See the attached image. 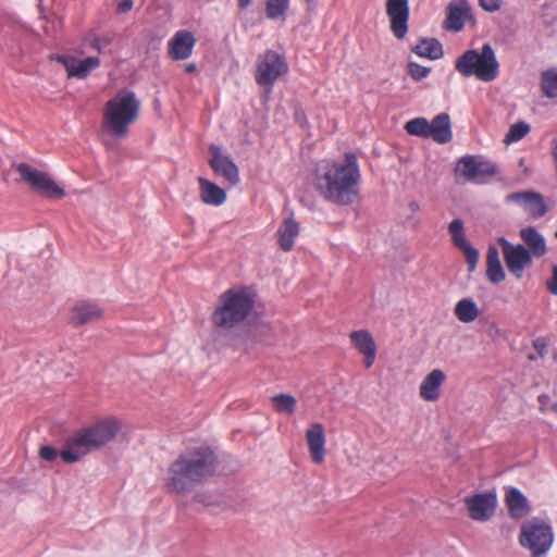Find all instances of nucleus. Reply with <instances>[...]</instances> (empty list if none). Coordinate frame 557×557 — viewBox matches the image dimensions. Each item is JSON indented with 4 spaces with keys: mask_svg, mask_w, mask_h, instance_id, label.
Returning a JSON list of instances; mask_svg holds the SVG:
<instances>
[{
    "mask_svg": "<svg viewBox=\"0 0 557 557\" xmlns=\"http://www.w3.org/2000/svg\"><path fill=\"white\" fill-rule=\"evenodd\" d=\"M361 171L356 156L345 153L342 161L318 165L314 189L321 198L335 206H351L360 199Z\"/></svg>",
    "mask_w": 557,
    "mask_h": 557,
    "instance_id": "1",
    "label": "nucleus"
},
{
    "mask_svg": "<svg viewBox=\"0 0 557 557\" xmlns=\"http://www.w3.org/2000/svg\"><path fill=\"white\" fill-rule=\"evenodd\" d=\"M216 459L209 448H194L180 455L170 466L166 485L177 494L207 482L215 472Z\"/></svg>",
    "mask_w": 557,
    "mask_h": 557,
    "instance_id": "2",
    "label": "nucleus"
},
{
    "mask_svg": "<svg viewBox=\"0 0 557 557\" xmlns=\"http://www.w3.org/2000/svg\"><path fill=\"white\" fill-rule=\"evenodd\" d=\"M120 429L121 424L114 418L104 419L83 428L66 441L60 456L64 462L74 463L112 442Z\"/></svg>",
    "mask_w": 557,
    "mask_h": 557,
    "instance_id": "3",
    "label": "nucleus"
},
{
    "mask_svg": "<svg viewBox=\"0 0 557 557\" xmlns=\"http://www.w3.org/2000/svg\"><path fill=\"white\" fill-rule=\"evenodd\" d=\"M140 103L132 91L117 92L106 104L103 112V129L110 135L122 138L138 116Z\"/></svg>",
    "mask_w": 557,
    "mask_h": 557,
    "instance_id": "4",
    "label": "nucleus"
},
{
    "mask_svg": "<svg viewBox=\"0 0 557 557\" xmlns=\"http://www.w3.org/2000/svg\"><path fill=\"white\" fill-rule=\"evenodd\" d=\"M253 304V297L247 289H228L220 296L219 306L212 314V322L218 327L231 330L248 318Z\"/></svg>",
    "mask_w": 557,
    "mask_h": 557,
    "instance_id": "5",
    "label": "nucleus"
},
{
    "mask_svg": "<svg viewBox=\"0 0 557 557\" xmlns=\"http://www.w3.org/2000/svg\"><path fill=\"white\" fill-rule=\"evenodd\" d=\"M455 67L461 75L475 76L482 82H492L499 73V63L490 44H484L481 50H467L456 60Z\"/></svg>",
    "mask_w": 557,
    "mask_h": 557,
    "instance_id": "6",
    "label": "nucleus"
},
{
    "mask_svg": "<svg viewBox=\"0 0 557 557\" xmlns=\"http://www.w3.org/2000/svg\"><path fill=\"white\" fill-rule=\"evenodd\" d=\"M518 541L531 557H545L555 541L554 529L548 521L532 517L521 523Z\"/></svg>",
    "mask_w": 557,
    "mask_h": 557,
    "instance_id": "7",
    "label": "nucleus"
},
{
    "mask_svg": "<svg viewBox=\"0 0 557 557\" xmlns=\"http://www.w3.org/2000/svg\"><path fill=\"white\" fill-rule=\"evenodd\" d=\"M406 132L411 136L432 138L437 144H447L453 139L450 117L440 113L429 122L425 117H414L405 124Z\"/></svg>",
    "mask_w": 557,
    "mask_h": 557,
    "instance_id": "8",
    "label": "nucleus"
},
{
    "mask_svg": "<svg viewBox=\"0 0 557 557\" xmlns=\"http://www.w3.org/2000/svg\"><path fill=\"white\" fill-rule=\"evenodd\" d=\"M288 72L285 57L274 50H265L256 62L255 79L258 85L271 88Z\"/></svg>",
    "mask_w": 557,
    "mask_h": 557,
    "instance_id": "9",
    "label": "nucleus"
},
{
    "mask_svg": "<svg viewBox=\"0 0 557 557\" xmlns=\"http://www.w3.org/2000/svg\"><path fill=\"white\" fill-rule=\"evenodd\" d=\"M16 171L24 182L41 195L53 199H61L64 197V189L60 187L47 173L34 169L27 163L17 164Z\"/></svg>",
    "mask_w": 557,
    "mask_h": 557,
    "instance_id": "10",
    "label": "nucleus"
},
{
    "mask_svg": "<svg viewBox=\"0 0 557 557\" xmlns=\"http://www.w3.org/2000/svg\"><path fill=\"white\" fill-rule=\"evenodd\" d=\"M508 271L521 278L525 268L532 265V256L523 245H512L505 237L498 239Z\"/></svg>",
    "mask_w": 557,
    "mask_h": 557,
    "instance_id": "11",
    "label": "nucleus"
},
{
    "mask_svg": "<svg viewBox=\"0 0 557 557\" xmlns=\"http://www.w3.org/2000/svg\"><path fill=\"white\" fill-rule=\"evenodd\" d=\"M469 517L474 521H488L495 513L497 498L494 493H479L465 498Z\"/></svg>",
    "mask_w": 557,
    "mask_h": 557,
    "instance_id": "12",
    "label": "nucleus"
},
{
    "mask_svg": "<svg viewBox=\"0 0 557 557\" xmlns=\"http://www.w3.org/2000/svg\"><path fill=\"white\" fill-rule=\"evenodd\" d=\"M386 14L391 21V29L395 37L403 39L408 32V0H387Z\"/></svg>",
    "mask_w": 557,
    "mask_h": 557,
    "instance_id": "13",
    "label": "nucleus"
},
{
    "mask_svg": "<svg viewBox=\"0 0 557 557\" xmlns=\"http://www.w3.org/2000/svg\"><path fill=\"white\" fill-rule=\"evenodd\" d=\"M211 158L209 163L213 171L222 176L230 185L236 186L239 183V171L234 161L222 153L218 146H210Z\"/></svg>",
    "mask_w": 557,
    "mask_h": 557,
    "instance_id": "14",
    "label": "nucleus"
},
{
    "mask_svg": "<svg viewBox=\"0 0 557 557\" xmlns=\"http://www.w3.org/2000/svg\"><path fill=\"white\" fill-rule=\"evenodd\" d=\"M507 202L518 203L532 218H541L546 211V205L542 195L532 191L512 193L507 195Z\"/></svg>",
    "mask_w": 557,
    "mask_h": 557,
    "instance_id": "15",
    "label": "nucleus"
},
{
    "mask_svg": "<svg viewBox=\"0 0 557 557\" xmlns=\"http://www.w3.org/2000/svg\"><path fill=\"white\" fill-rule=\"evenodd\" d=\"M57 59L64 65L69 77L79 79L86 78L100 65V60L97 57H88L84 60H78L70 55H59Z\"/></svg>",
    "mask_w": 557,
    "mask_h": 557,
    "instance_id": "16",
    "label": "nucleus"
},
{
    "mask_svg": "<svg viewBox=\"0 0 557 557\" xmlns=\"http://www.w3.org/2000/svg\"><path fill=\"white\" fill-rule=\"evenodd\" d=\"M306 443L312 461L320 465L325 458V431L321 423H313L306 431Z\"/></svg>",
    "mask_w": 557,
    "mask_h": 557,
    "instance_id": "17",
    "label": "nucleus"
},
{
    "mask_svg": "<svg viewBox=\"0 0 557 557\" xmlns=\"http://www.w3.org/2000/svg\"><path fill=\"white\" fill-rule=\"evenodd\" d=\"M195 42L196 39L190 32L184 29L176 32L168 44L170 57L173 60L188 59L193 53Z\"/></svg>",
    "mask_w": 557,
    "mask_h": 557,
    "instance_id": "18",
    "label": "nucleus"
},
{
    "mask_svg": "<svg viewBox=\"0 0 557 557\" xmlns=\"http://www.w3.org/2000/svg\"><path fill=\"white\" fill-rule=\"evenodd\" d=\"M349 337L354 347L364 356V367L367 369L371 368L376 357V345L371 333L366 330H359L351 332Z\"/></svg>",
    "mask_w": 557,
    "mask_h": 557,
    "instance_id": "19",
    "label": "nucleus"
},
{
    "mask_svg": "<svg viewBox=\"0 0 557 557\" xmlns=\"http://www.w3.org/2000/svg\"><path fill=\"white\" fill-rule=\"evenodd\" d=\"M446 380L444 371L432 370L421 382L419 395L425 401H436L441 396V387Z\"/></svg>",
    "mask_w": 557,
    "mask_h": 557,
    "instance_id": "20",
    "label": "nucleus"
},
{
    "mask_svg": "<svg viewBox=\"0 0 557 557\" xmlns=\"http://www.w3.org/2000/svg\"><path fill=\"white\" fill-rule=\"evenodd\" d=\"M471 16V7L467 0H458L449 3L447 8L446 28L460 32L465 21Z\"/></svg>",
    "mask_w": 557,
    "mask_h": 557,
    "instance_id": "21",
    "label": "nucleus"
},
{
    "mask_svg": "<svg viewBox=\"0 0 557 557\" xmlns=\"http://www.w3.org/2000/svg\"><path fill=\"white\" fill-rule=\"evenodd\" d=\"M505 503L512 519H521L530 511L528 498L517 487H507Z\"/></svg>",
    "mask_w": 557,
    "mask_h": 557,
    "instance_id": "22",
    "label": "nucleus"
},
{
    "mask_svg": "<svg viewBox=\"0 0 557 557\" xmlns=\"http://www.w3.org/2000/svg\"><path fill=\"white\" fill-rule=\"evenodd\" d=\"M519 234L532 257L541 258L547 252L545 237L535 227L521 228Z\"/></svg>",
    "mask_w": 557,
    "mask_h": 557,
    "instance_id": "23",
    "label": "nucleus"
},
{
    "mask_svg": "<svg viewBox=\"0 0 557 557\" xmlns=\"http://www.w3.org/2000/svg\"><path fill=\"white\" fill-rule=\"evenodd\" d=\"M457 171L467 178H476L495 172L492 166L472 156L461 158L457 164Z\"/></svg>",
    "mask_w": 557,
    "mask_h": 557,
    "instance_id": "24",
    "label": "nucleus"
},
{
    "mask_svg": "<svg viewBox=\"0 0 557 557\" xmlns=\"http://www.w3.org/2000/svg\"><path fill=\"white\" fill-rule=\"evenodd\" d=\"M200 188V198L206 205L221 206L226 200V193L216 184L203 178H198Z\"/></svg>",
    "mask_w": 557,
    "mask_h": 557,
    "instance_id": "25",
    "label": "nucleus"
},
{
    "mask_svg": "<svg viewBox=\"0 0 557 557\" xmlns=\"http://www.w3.org/2000/svg\"><path fill=\"white\" fill-rule=\"evenodd\" d=\"M299 224L293 218L284 219L276 232L278 245L282 250L289 251L293 249L295 238L299 235Z\"/></svg>",
    "mask_w": 557,
    "mask_h": 557,
    "instance_id": "26",
    "label": "nucleus"
},
{
    "mask_svg": "<svg viewBox=\"0 0 557 557\" xmlns=\"http://www.w3.org/2000/svg\"><path fill=\"white\" fill-rule=\"evenodd\" d=\"M102 314L101 308L89 301L78 302L72 313V322L75 325H82L100 318Z\"/></svg>",
    "mask_w": 557,
    "mask_h": 557,
    "instance_id": "27",
    "label": "nucleus"
},
{
    "mask_svg": "<svg viewBox=\"0 0 557 557\" xmlns=\"http://www.w3.org/2000/svg\"><path fill=\"white\" fill-rule=\"evenodd\" d=\"M454 314L458 321L469 324L479 318L480 309L472 298L466 297L456 302Z\"/></svg>",
    "mask_w": 557,
    "mask_h": 557,
    "instance_id": "28",
    "label": "nucleus"
},
{
    "mask_svg": "<svg viewBox=\"0 0 557 557\" xmlns=\"http://www.w3.org/2000/svg\"><path fill=\"white\" fill-rule=\"evenodd\" d=\"M486 275L492 283H500L505 280L506 275L499 259L497 248L490 247L486 256Z\"/></svg>",
    "mask_w": 557,
    "mask_h": 557,
    "instance_id": "29",
    "label": "nucleus"
},
{
    "mask_svg": "<svg viewBox=\"0 0 557 557\" xmlns=\"http://www.w3.org/2000/svg\"><path fill=\"white\" fill-rule=\"evenodd\" d=\"M412 52L421 58L438 60L443 57L442 44L434 38L421 39L419 44L411 48Z\"/></svg>",
    "mask_w": 557,
    "mask_h": 557,
    "instance_id": "30",
    "label": "nucleus"
},
{
    "mask_svg": "<svg viewBox=\"0 0 557 557\" xmlns=\"http://www.w3.org/2000/svg\"><path fill=\"white\" fill-rule=\"evenodd\" d=\"M541 89L547 98L557 97V67L541 73Z\"/></svg>",
    "mask_w": 557,
    "mask_h": 557,
    "instance_id": "31",
    "label": "nucleus"
},
{
    "mask_svg": "<svg viewBox=\"0 0 557 557\" xmlns=\"http://www.w3.org/2000/svg\"><path fill=\"white\" fill-rule=\"evenodd\" d=\"M274 409L278 413L293 414L296 410V398L290 394H277L271 398Z\"/></svg>",
    "mask_w": 557,
    "mask_h": 557,
    "instance_id": "32",
    "label": "nucleus"
},
{
    "mask_svg": "<svg viewBox=\"0 0 557 557\" xmlns=\"http://www.w3.org/2000/svg\"><path fill=\"white\" fill-rule=\"evenodd\" d=\"M289 7V0H268L267 16L270 20L284 18Z\"/></svg>",
    "mask_w": 557,
    "mask_h": 557,
    "instance_id": "33",
    "label": "nucleus"
},
{
    "mask_svg": "<svg viewBox=\"0 0 557 557\" xmlns=\"http://www.w3.org/2000/svg\"><path fill=\"white\" fill-rule=\"evenodd\" d=\"M448 232L456 247L461 248L469 244L465 235L463 222L460 219H455L449 223Z\"/></svg>",
    "mask_w": 557,
    "mask_h": 557,
    "instance_id": "34",
    "label": "nucleus"
},
{
    "mask_svg": "<svg viewBox=\"0 0 557 557\" xmlns=\"http://www.w3.org/2000/svg\"><path fill=\"white\" fill-rule=\"evenodd\" d=\"M530 129L531 127L527 122H517L509 127V131L506 134L504 141L507 145L517 143L521 140L524 136H527Z\"/></svg>",
    "mask_w": 557,
    "mask_h": 557,
    "instance_id": "35",
    "label": "nucleus"
},
{
    "mask_svg": "<svg viewBox=\"0 0 557 557\" xmlns=\"http://www.w3.org/2000/svg\"><path fill=\"white\" fill-rule=\"evenodd\" d=\"M407 72L412 79L420 82L430 75L431 67L420 65L416 62H409L407 65Z\"/></svg>",
    "mask_w": 557,
    "mask_h": 557,
    "instance_id": "36",
    "label": "nucleus"
},
{
    "mask_svg": "<svg viewBox=\"0 0 557 557\" xmlns=\"http://www.w3.org/2000/svg\"><path fill=\"white\" fill-rule=\"evenodd\" d=\"M460 249L463 251L466 256L467 263L469 264V270L473 271L479 259L478 250L471 247L469 244L466 245L465 247H461Z\"/></svg>",
    "mask_w": 557,
    "mask_h": 557,
    "instance_id": "37",
    "label": "nucleus"
},
{
    "mask_svg": "<svg viewBox=\"0 0 557 557\" xmlns=\"http://www.w3.org/2000/svg\"><path fill=\"white\" fill-rule=\"evenodd\" d=\"M58 450L52 446H42L39 449V456L46 461H53L58 457Z\"/></svg>",
    "mask_w": 557,
    "mask_h": 557,
    "instance_id": "38",
    "label": "nucleus"
},
{
    "mask_svg": "<svg viewBox=\"0 0 557 557\" xmlns=\"http://www.w3.org/2000/svg\"><path fill=\"white\" fill-rule=\"evenodd\" d=\"M479 3L487 12H495L502 8V0H479Z\"/></svg>",
    "mask_w": 557,
    "mask_h": 557,
    "instance_id": "39",
    "label": "nucleus"
},
{
    "mask_svg": "<svg viewBox=\"0 0 557 557\" xmlns=\"http://www.w3.org/2000/svg\"><path fill=\"white\" fill-rule=\"evenodd\" d=\"M546 287L553 295H557V264L552 267V277L546 282Z\"/></svg>",
    "mask_w": 557,
    "mask_h": 557,
    "instance_id": "40",
    "label": "nucleus"
},
{
    "mask_svg": "<svg viewBox=\"0 0 557 557\" xmlns=\"http://www.w3.org/2000/svg\"><path fill=\"white\" fill-rule=\"evenodd\" d=\"M133 0H121L117 4V12L119 13H126L133 8Z\"/></svg>",
    "mask_w": 557,
    "mask_h": 557,
    "instance_id": "41",
    "label": "nucleus"
},
{
    "mask_svg": "<svg viewBox=\"0 0 557 557\" xmlns=\"http://www.w3.org/2000/svg\"><path fill=\"white\" fill-rule=\"evenodd\" d=\"M547 400H548V397L546 395H541L539 397V401H540V405H541V407H540L541 411H545L546 410L545 406H546Z\"/></svg>",
    "mask_w": 557,
    "mask_h": 557,
    "instance_id": "42",
    "label": "nucleus"
},
{
    "mask_svg": "<svg viewBox=\"0 0 557 557\" xmlns=\"http://www.w3.org/2000/svg\"><path fill=\"white\" fill-rule=\"evenodd\" d=\"M409 209L412 212H417V211L420 210V205L417 201L412 200V201L409 202Z\"/></svg>",
    "mask_w": 557,
    "mask_h": 557,
    "instance_id": "43",
    "label": "nucleus"
},
{
    "mask_svg": "<svg viewBox=\"0 0 557 557\" xmlns=\"http://www.w3.org/2000/svg\"><path fill=\"white\" fill-rule=\"evenodd\" d=\"M251 4V0H238V5L240 9H246Z\"/></svg>",
    "mask_w": 557,
    "mask_h": 557,
    "instance_id": "44",
    "label": "nucleus"
},
{
    "mask_svg": "<svg viewBox=\"0 0 557 557\" xmlns=\"http://www.w3.org/2000/svg\"><path fill=\"white\" fill-rule=\"evenodd\" d=\"M196 69H197L196 64H194V63L187 64L186 67H185L186 72H188V73L195 72Z\"/></svg>",
    "mask_w": 557,
    "mask_h": 557,
    "instance_id": "45",
    "label": "nucleus"
},
{
    "mask_svg": "<svg viewBox=\"0 0 557 557\" xmlns=\"http://www.w3.org/2000/svg\"><path fill=\"white\" fill-rule=\"evenodd\" d=\"M550 410L557 413V403L552 406Z\"/></svg>",
    "mask_w": 557,
    "mask_h": 557,
    "instance_id": "46",
    "label": "nucleus"
},
{
    "mask_svg": "<svg viewBox=\"0 0 557 557\" xmlns=\"http://www.w3.org/2000/svg\"><path fill=\"white\" fill-rule=\"evenodd\" d=\"M307 2H312L313 0H306Z\"/></svg>",
    "mask_w": 557,
    "mask_h": 557,
    "instance_id": "47",
    "label": "nucleus"
},
{
    "mask_svg": "<svg viewBox=\"0 0 557 557\" xmlns=\"http://www.w3.org/2000/svg\"><path fill=\"white\" fill-rule=\"evenodd\" d=\"M555 237L557 238V230H556V233H555Z\"/></svg>",
    "mask_w": 557,
    "mask_h": 557,
    "instance_id": "48",
    "label": "nucleus"
}]
</instances>
